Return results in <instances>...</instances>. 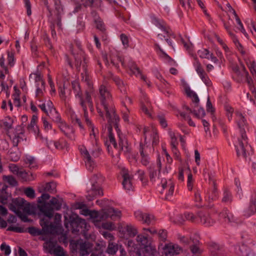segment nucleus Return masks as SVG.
Returning a JSON list of instances; mask_svg holds the SVG:
<instances>
[{
  "mask_svg": "<svg viewBox=\"0 0 256 256\" xmlns=\"http://www.w3.org/2000/svg\"><path fill=\"white\" fill-rule=\"evenodd\" d=\"M38 120V116L36 115H33L30 121V124L28 126V129L30 132L36 133L38 131V128L36 124V122Z\"/></svg>",
  "mask_w": 256,
  "mask_h": 256,
  "instance_id": "nucleus-34",
  "label": "nucleus"
},
{
  "mask_svg": "<svg viewBox=\"0 0 256 256\" xmlns=\"http://www.w3.org/2000/svg\"><path fill=\"white\" fill-rule=\"evenodd\" d=\"M70 50L75 58L76 66L78 67L82 65L84 68L86 57L84 52L82 50L80 42L78 40H75L70 46Z\"/></svg>",
  "mask_w": 256,
  "mask_h": 256,
  "instance_id": "nucleus-6",
  "label": "nucleus"
},
{
  "mask_svg": "<svg viewBox=\"0 0 256 256\" xmlns=\"http://www.w3.org/2000/svg\"><path fill=\"white\" fill-rule=\"evenodd\" d=\"M40 224L43 230L48 233H52L54 228V226L52 224H49L48 221H45L44 220H40Z\"/></svg>",
  "mask_w": 256,
  "mask_h": 256,
  "instance_id": "nucleus-33",
  "label": "nucleus"
},
{
  "mask_svg": "<svg viewBox=\"0 0 256 256\" xmlns=\"http://www.w3.org/2000/svg\"><path fill=\"white\" fill-rule=\"evenodd\" d=\"M13 120L10 117L5 118L0 124V125L4 129L8 130L12 128Z\"/></svg>",
  "mask_w": 256,
  "mask_h": 256,
  "instance_id": "nucleus-40",
  "label": "nucleus"
},
{
  "mask_svg": "<svg viewBox=\"0 0 256 256\" xmlns=\"http://www.w3.org/2000/svg\"><path fill=\"white\" fill-rule=\"evenodd\" d=\"M70 222H68L65 216L64 226L67 228H68L69 226H70L72 232L80 231L84 232L88 230V226L86 220L80 218L78 216H70Z\"/></svg>",
  "mask_w": 256,
  "mask_h": 256,
  "instance_id": "nucleus-5",
  "label": "nucleus"
},
{
  "mask_svg": "<svg viewBox=\"0 0 256 256\" xmlns=\"http://www.w3.org/2000/svg\"><path fill=\"white\" fill-rule=\"evenodd\" d=\"M160 184L162 188V190L160 191L161 193H165V199L168 200L174 194V184L171 180H166L162 178L161 180Z\"/></svg>",
  "mask_w": 256,
  "mask_h": 256,
  "instance_id": "nucleus-10",
  "label": "nucleus"
},
{
  "mask_svg": "<svg viewBox=\"0 0 256 256\" xmlns=\"http://www.w3.org/2000/svg\"><path fill=\"white\" fill-rule=\"evenodd\" d=\"M129 67L130 70L132 72L133 74L136 76L140 74L141 77V78L146 82L148 86H150V83L146 82V78L140 74L139 68L136 66L135 64L132 62V64L130 66H129Z\"/></svg>",
  "mask_w": 256,
  "mask_h": 256,
  "instance_id": "nucleus-32",
  "label": "nucleus"
},
{
  "mask_svg": "<svg viewBox=\"0 0 256 256\" xmlns=\"http://www.w3.org/2000/svg\"><path fill=\"white\" fill-rule=\"evenodd\" d=\"M244 214L250 216L256 213V196L250 200L248 207L244 210Z\"/></svg>",
  "mask_w": 256,
  "mask_h": 256,
  "instance_id": "nucleus-23",
  "label": "nucleus"
},
{
  "mask_svg": "<svg viewBox=\"0 0 256 256\" xmlns=\"http://www.w3.org/2000/svg\"><path fill=\"white\" fill-rule=\"evenodd\" d=\"M150 148L146 144L140 143V144L139 152L140 155L149 154L148 151H150Z\"/></svg>",
  "mask_w": 256,
  "mask_h": 256,
  "instance_id": "nucleus-47",
  "label": "nucleus"
},
{
  "mask_svg": "<svg viewBox=\"0 0 256 256\" xmlns=\"http://www.w3.org/2000/svg\"><path fill=\"white\" fill-rule=\"evenodd\" d=\"M70 246L72 250H78L81 256H88L91 252L93 245L90 242L78 240L71 242Z\"/></svg>",
  "mask_w": 256,
  "mask_h": 256,
  "instance_id": "nucleus-7",
  "label": "nucleus"
},
{
  "mask_svg": "<svg viewBox=\"0 0 256 256\" xmlns=\"http://www.w3.org/2000/svg\"><path fill=\"white\" fill-rule=\"evenodd\" d=\"M157 119L160 124L163 128H166L167 127V122L164 114H160L158 115Z\"/></svg>",
  "mask_w": 256,
  "mask_h": 256,
  "instance_id": "nucleus-52",
  "label": "nucleus"
},
{
  "mask_svg": "<svg viewBox=\"0 0 256 256\" xmlns=\"http://www.w3.org/2000/svg\"><path fill=\"white\" fill-rule=\"evenodd\" d=\"M120 38L124 48H128L129 46V40L128 36L125 34H122L120 36Z\"/></svg>",
  "mask_w": 256,
  "mask_h": 256,
  "instance_id": "nucleus-61",
  "label": "nucleus"
},
{
  "mask_svg": "<svg viewBox=\"0 0 256 256\" xmlns=\"http://www.w3.org/2000/svg\"><path fill=\"white\" fill-rule=\"evenodd\" d=\"M102 227L104 229L112 230L115 229L116 226L112 222H102Z\"/></svg>",
  "mask_w": 256,
  "mask_h": 256,
  "instance_id": "nucleus-58",
  "label": "nucleus"
},
{
  "mask_svg": "<svg viewBox=\"0 0 256 256\" xmlns=\"http://www.w3.org/2000/svg\"><path fill=\"white\" fill-rule=\"evenodd\" d=\"M162 254L164 256H173L180 254L182 252V248L176 244L172 243L167 244L162 248Z\"/></svg>",
  "mask_w": 256,
  "mask_h": 256,
  "instance_id": "nucleus-11",
  "label": "nucleus"
},
{
  "mask_svg": "<svg viewBox=\"0 0 256 256\" xmlns=\"http://www.w3.org/2000/svg\"><path fill=\"white\" fill-rule=\"evenodd\" d=\"M94 22L96 24V28L101 31H104L105 30V26L104 23L100 18H95Z\"/></svg>",
  "mask_w": 256,
  "mask_h": 256,
  "instance_id": "nucleus-46",
  "label": "nucleus"
},
{
  "mask_svg": "<svg viewBox=\"0 0 256 256\" xmlns=\"http://www.w3.org/2000/svg\"><path fill=\"white\" fill-rule=\"evenodd\" d=\"M102 190L99 185H91L90 188L87 190L86 198L88 200H92L98 196H102Z\"/></svg>",
  "mask_w": 256,
  "mask_h": 256,
  "instance_id": "nucleus-14",
  "label": "nucleus"
},
{
  "mask_svg": "<svg viewBox=\"0 0 256 256\" xmlns=\"http://www.w3.org/2000/svg\"><path fill=\"white\" fill-rule=\"evenodd\" d=\"M57 243L56 242H54L51 240H48L44 244V248L46 249L47 252L51 254L54 250L57 247Z\"/></svg>",
  "mask_w": 256,
  "mask_h": 256,
  "instance_id": "nucleus-27",
  "label": "nucleus"
},
{
  "mask_svg": "<svg viewBox=\"0 0 256 256\" xmlns=\"http://www.w3.org/2000/svg\"><path fill=\"white\" fill-rule=\"evenodd\" d=\"M194 65L195 70H196V72H197L198 75H200V74H202V73H204V72H205L204 70V68L202 67V64L198 61L196 60L194 62Z\"/></svg>",
  "mask_w": 256,
  "mask_h": 256,
  "instance_id": "nucleus-57",
  "label": "nucleus"
},
{
  "mask_svg": "<svg viewBox=\"0 0 256 256\" xmlns=\"http://www.w3.org/2000/svg\"><path fill=\"white\" fill-rule=\"evenodd\" d=\"M52 144H53L58 150H63L68 148L67 142L64 140H60L58 142L50 141L48 144V146H50Z\"/></svg>",
  "mask_w": 256,
  "mask_h": 256,
  "instance_id": "nucleus-30",
  "label": "nucleus"
},
{
  "mask_svg": "<svg viewBox=\"0 0 256 256\" xmlns=\"http://www.w3.org/2000/svg\"><path fill=\"white\" fill-rule=\"evenodd\" d=\"M151 134L152 138V145H157L159 142V138L158 135L157 131L154 128H151Z\"/></svg>",
  "mask_w": 256,
  "mask_h": 256,
  "instance_id": "nucleus-48",
  "label": "nucleus"
},
{
  "mask_svg": "<svg viewBox=\"0 0 256 256\" xmlns=\"http://www.w3.org/2000/svg\"><path fill=\"white\" fill-rule=\"evenodd\" d=\"M70 112L72 122H74V124H78L80 128H84L80 120L78 118L75 112L72 110H70Z\"/></svg>",
  "mask_w": 256,
  "mask_h": 256,
  "instance_id": "nucleus-43",
  "label": "nucleus"
},
{
  "mask_svg": "<svg viewBox=\"0 0 256 256\" xmlns=\"http://www.w3.org/2000/svg\"><path fill=\"white\" fill-rule=\"evenodd\" d=\"M248 66L253 76H256V62L252 60L248 62Z\"/></svg>",
  "mask_w": 256,
  "mask_h": 256,
  "instance_id": "nucleus-54",
  "label": "nucleus"
},
{
  "mask_svg": "<svg viewBox=\"0 0 256 256\" xmlns=\"http://www.w3.org/2000/svg\"><path fill=\"white\" fill-rule=\"evenodd\" d=\"M154 23L156 26L160 28L164 34H166V36H164V38L170 46H172V42L168 38L169 34H170V31L169 26H167L166 22L163 20H159L156 18L154 19Z\"/></svg>",
  "mask_w": 256,
  "mask_h": 256,
  "instance_id": "nucleus-18",
  "label": "nucleus"
},
{
  "mask_svg": "<svg viewBox=\"0 0 256 256\" xmlns=\"http://www.w3.org/2000/svg\"><path fill=\"white\" fill-rule=\"evenodd\" d=\"M0 250L4 252L5 255H9L11 252L10 247L5 243H2L0 246Z\"/></svg>",
  "mask_w": 256,
  "mask_h": 256,
  "instance_id": "nucleus-64",
  "label": "nucleus"
},
{
  "mask_svg": "<svg viewBox=\"0 0 256 256\" xmlns=\"http://www.w3.org/2000/svg\"><path fill=\"white\" fill-rule=\"evenodd\" d=\"M158 170H156L154 168H150V181L154 182L156 181V178L158 176V178H160V172H158Z\"/></svg>",
  "mask_w": 256,
  "mask_h": 256,
  "instance_id": "nucleus-44",
  "label": "nucleus"
},
{
  "mask_svg": "<svg viewBox=\"0 0 256 256\" xmlns=\"http://www.w3.org/2000/svg\"><path fill=\"white\" fill-rule=\"evenodd\" d=\"M198 220V218H196L193 213L190 212H186L183 214H180L178 216V220L182 223L186 220H188L191 222H195Z\"/></svg>",
  "mask_w": 256,
  "mask_h": 256,
  "instance_id": "nucleus-24",
  "label": "nucleus"
},
{
  "mask_svg": "<svg viewBox=\"0 0 256 256\" xmlns=\"http://www.w3.org/2000/svg\"><path fill=\"white\" fill-rule=\"evenodd\" d=\"M186 92L189 98L192 99L193 103H194L196 106H198L199 102V98L196 94L189 87L185 88Z\"/></svg>",
  "mask_w": 256,
  "mask_h": 256,
  "instance_id": "nucleus-26",
  "label": "nucleus"
},
{
  "mask_svg": "<svg viewBox=\"0 0 256 256\" xmlns=\"http://www.w3.org/2000/svg\"><path fill=\"white\" fill-rule=\"evenodd\" d=\"M30 80H34L36 84H40L44 82L41 74L39 72L31 74L29 76Z\"/></svg>",
  "mask_w": 256,
  "mask_h": 256,
  "instance_id": "nucleus-39",
  "label": "nucleus"
},
{
  "mask_svg": "<svg viewBox=\"0 0 256 256\" xmlns=\"http://www.w3.org/2000/svg\"><path fill=\"white\" fill-rule=\"evenodd\" d=\"M198 220L205 226H212L215 222L214 220L208 213L204 212H200L198 213Z\"/></svg>",
  "mask_w": 256,
  "mask_h": 256,
  "instance_id": "nucleus-16",
  "label": "nucleus"
},
{
  "mask_svg": "<svg viewBox=\"0 0 256 256\" xmlns=\"http://www.w3.org/2000/svg\"><path fill=\"white\" fill-rule=\"evenodd\" d=\"M121 174L123 178L122 182L124 188L127 192L133 191L134 187L132 185V176L128 172L127 170L123 168Z\"/></svg>",
  "mask_w": 256,
  "mask_h": 256,
  "instance_id": "nucleus-12",
  "label": "nucleus"
},
{
  "mask_svg": "<svg viewBox=\"0 0 256 256\" xmlns=\"http://www.w3.org/2000/svg\"><path fill=\"white\" fill-rule=\"evenodd\" d=\"M80 214L84 216H90V218L96 219L94 224L96 226H98L99 221V214L94 210H90L86 207L80 210Z\"/></svg>",
  "mask_w": 256,
  "mask_h": 256,
  "instance_id": "nucleus-22",
  "label": "nucleus"
},
{
  "mask_svg": "<svg viewBox=\"0 0 256 256\" xmlns=\"http://www.w3.org/2000/svg\"><path fill=\"white\" fill-rule=\"evenodd\" d=\"M104 180V178L101 174H94L90 178L91 185H99L101 186V184Z\"/></svg>",
  "mask_w": 256,
  "mask_h": 256,
  "instance_id": "nucleus-28",
  "label": "nucleus"
},
{
  "mask_svg": "<svg viewBox=\"0 0 256 256\" xmlns=\"http://www.w3.org/2000/svg\"><path fill=\"white\" fill-rule=\"evenodd\" d=\"M110 62L113 66L116 67L118 66V62H120L122 65L125 66L123 58L119 56H110Z\"/></svg>",
  "mask_w": 256,
  "mask_h": 256,
  "instance_id": "nucleus-38",
  "label": "nucleus"
},
{
  "mask_svg": "<svg viewBox=\"0 0 256 256\" xmlns=\"http://www.w3.org/2000/svg\"><path fill=\"white\" fill-rule=\"evenodd\" d=\"M234 16L236 17V20L237 22V24L238 25V29L241 31V32L242 33H243L246 36L247 34L244 28L243 24L242 23L240 18H238V16L237 14H236V12L234 10Z\"/></svg>",
  "mask_w": 256,
  "mask_h": 256,
  "instance_id": "nucleus-51",
  "label": "nucleus"
},
{
  "mask_svg": "<svg viewBox=\"0 0 256 256\" xmlns=\"http://www.w3.org/2000/svg\"><path fill=\"white\" fill-rule=\"evenodd\" d=\"M46 106H48V110L50 111L51 118L58 124L60 130L66 136L72 140H74L75 136L72 128L67 126L64 122H63L60 114L56 110L53 108V106L50 102H48L46 104Z\"/></svg>",
  "mask_w": 256,
  "mask_h": 256,
  "instance_id": "nucleus-3",
  "label": "nucleus"
},
{
  "mask_svg": "<svg viewBox=\"0 0 256 256\" xmlns=\"http://www.w3.org/2000/svg\"><path fill=\"white\" fill-rule=\"evenodd\" d=\"M136 240L140 244L144 246V248L142 250L150 256H156V249L151 246L150 241L148 239V236L142 234L138 235L136 237Z\"/></svg>",
  "mask_w": 256,
  "mask_h": 256,
  "instance_id": "nucleus-9",
  "label": "nucleus"
},
{
  "mask_svg": "<svg viewBox=\"0 0 256 256\" xmlns=\"http://www.w3.org/2000/svg\"><path fill=\"white\" fill-rule=\"evenodd\" d=\"M241 137L242 138L238 140L239 146L236 148V152L238 156H242L244 158H246L247 156L246 148H248L247 137L246 132L242 130H241Z\"/></svg>",
  "mask_w": 256,
  "mask_h": 256,
  "instance_id": "nucleus-13",
  "label": "nucleus"
},
{
  "mask_svg": "<svg viewBox=\"0 0 256 256\" xmlns=\"http://www.w3.org/2000/svg\"><path fill=\"white\" fill-rule=\"evenodd\" d=\"M198 54L201 58L211 59L212 61H214L216 60V57L214 56L212 54H210V52L207 49L198 50Z\"/></svg>",
  "mask_w": 256,
  "mask_h": 256,
  "instance_id": "nucleus-29",
  "label": "nucleus"
},
{
  "mask_svg": "<svg viewBox=\"0 0 256 256\" xmlns=\"http://www.w3.org/2000/svg\"><path fill=\"white\" fill-rule=\"evenodd\" d=\"M81 106L84 112V116L85 122L88 126L91 129L90 138L92 142L95 144V146H94L93 148L90 150L89 152L85 147H82L80 148V152L84 158L86 167L88 170L91 171L96 166V164L93 158H98L99 156L100 150V148L98 146L96 138L97 130L94 129L91 120L88 118V112L86 109V104L82 100H81Z\"/></svg>",
  "mask_w": 256,
  "mask_h": 256,
  "instance_id": "nucleus-2",
  "label": "nucleus"
},
{
  "mask_svg": "<svg viewBox=\"0 0 256 256\" xmlns=\"http://www.w3.org/2000/svg\"><path fill=\"white\" fill-rule=\"evenodd\" d=\"M220 216L223 218L226 222H230L234 220V216L228 210H224L220 214Z\"/></svg>",
  "mask_w": 256,
  "mask_h": 256,
  "instance_id": "nucleus-36",
  "label": "nucleus"
},
{
  "mask_svg": "<svg viewBox=\"0 0 256 256\" xmlns=\"http://www.w3.org/2000/svg\"><path fill=\"white\" fill-rule=\"evenodd\" d=\"M26 163L28 164L30 168H34L36 166V163L34 158L32 156L27 157L25 160Z\"/></svg>",
  "mask_w": 256,
  "mask_h": 256,
  "instance_id": "nucleus-60",
  "label": "nucleus"
},
{
  "mask_svg": "<svg viewBox=\"0 0 256 256\" xmlns=\"http://www.w3.org/2000/svg\"><path fill=\"white\" fill-rule=\"evenodd\" d=\"M48 102H50L52 103L53 108L56 110V108H54V106L52 104V102L50 100H47L44 103L40 104L38 106L40 108V109L45 112L48 116H49L51 118L50 114V111L48 110V106H46V104Z\"/></svg>",
  "mask_w": 256,
  "mask_h": 256,
  "instance_id": "nucleus-49",
  "label": "nucleus"
},
{
  "mask_svg": "<svg viewBox=\"0 0 256 256\" xmlns=\"http://www.w3.org/2000/svg\"><path fill=\"white\" fill-rule=\"evenodd\" d=\"M4 180L9 184L12 186H15L17 184L16 180L14 178L10 176H4L3 178Z\"/></svg>",
  "mask_w": 256,
  "mask_h": 256,
  "instance_id": "nucleus-55",
  "label": "nucleus"
},
{
  "mask_svg": "<svg viewBox=\"0 0 256 256\" xmlns=\"http://www.w3.org/2000/svg\"><path fill=\"white\" fill-rule=\"evenodd\" d=\"M141 110L148 116L152 117L151 112L152 110V106L147 99H145L144 102H142Z\"/></svg>",
  "mask_w": 256,
  "mask_h": 256,
  "instance_id": "nucleus-25",
  "label": "nucleus"
},
{
  "mask_svg": "<svg viewBox=\"0 0 256 256\" xmlns=\"http://www.w3.org/2000/svg\"><path fill=\"white\" fill-rule=\"evenodd\" d=\"M56 184L54 182H50L46 184H40L38 186V190L40 192H49L54 193L56 192Z\"/></svg>",
  "mask_w": 256,
  "mask_h": 256,
  "instance_id": "nucleus-20",
  "label": "nucleus"
},
{
  "mask_svg": "<svg viewBox=\"0 0 256 256\" xmlns=\"http://www.w3.org/2000/svg\"><path fill=\"white\" fill-rule=\"evenodd\" d=\"M72 84L73 90L76 93V96L79 98L80 105L81 106V100H82L86 104V108L88 106L90 112H93L94 111V107L90 94L88 92H86L84 98L82 96L79 84L76 82H73Z\"/></svg>",
  "mask_w": 256,
  "mask_h": 256,
  "instance_id": "nucleus-8",
  "label": "nucleus"
},
{
  "mask_svg": "<svg viewBox=\"0 0 256 256\" xmlns=\"http://www.w3.org/2000/svg\"><path fill=\"white\" fill-rule=\"evenodd\" d=\"M119 146L120 148L122 150H124V152H128L129 150L128 144L124 136H120L119 135Z\"/></svg>",
  "mask_w": 256,
  "mask_h": 256,
  "instance_id": "nucleus-37",
  "label": "nucleus"
},
{
  "mask_svg": "<svg viewBox=\"0 0 256 256\" xmlns=\"http://www.w3.org/2000/svg\"><path fill=\"white\" fill-rule=\"evenodd\" d=\"M52 254H54L55 256H68L64 248L60 246H57Z\"/></svg>",
  "mask_w": 256,
  "mask_h": 256,
  "instance_id": "nucleus-45",
  "label": "nucleus"
},
{
  "mask_svg": "<svg viewBox=\"0 0 256 256\" xmlns=\"http://www.w3.org/2000/svg\"><path fill=\"white\" fill-rule=\"evenodd\" d=\"M124 229L130 236H134L136 234V230L132 225H126Z\"/></svg>",
  "mask_w": 256,
  "mask_h": 256,
  "instance_id": "nucleus-50",
  "label": "nucleus"
},
{
  "mask_svg": "<svg viewBox=\"0 0 256 256\" xmlns=\"http://www.w3.org/2000/svg\"><path fill=\"white\" fill-rule=\"evenodd\" d=\"M134 216L138 220L148 224H152L154 222V216L152 214L144 213L140 210L136 211Z\"/></svg>",
  "mask_w": 256,
  "mask_h": 256,
  "instance_id": "nucleus-17",
  "label": "nucleus"
},
{
  "mask_svg": "<svg viewBox=\"0 0 256 256\" xmlns=\"http://www.w3.org/2000/svg\"><path fill=\"white\" fill-rule=\"evenodd\" d=\"M121 216V212L118 209L114 208H110L105 212L99 214V221L102 220H106L108 218H110L112 220H114L120 218Z\"/></svg>",
  "mask_w": 256,
  "mask_h": 256,
  "instance_id": "nucleus-15",
  "label": "nucleus"
},
{
  "mask_svg": "<svg viewBox=\"0 0 256 256\" xmlns=\"http://www.w3.org/2000/svg\"><path fill=\"white\" fill-rule=\"evenodd\" d=\"M194 65L195 70H196V72H197L198 75H200V74H202V73H204V72H205L204 70V68L202 67V64L198 61L196 60L194 62Z\"/></svg>",
  "mask_w": 256,
  "mask_h": 256,
  "instance_id": "nucleus-56",
  "label": "nucleus"
},
{
  "mask_svg": "<svg viewBox=\"0 0 256 256\" xmlns=\"http://www.w3.org/2000/svg\"><path fill=\"white\" fill-rule=\"evenodd\" d=\"M236 120L238 125L240 128V132H241V130L243 132H245L244 129L242 128V126H244L246 124V120L242 115V114L239 112H236Z\"/></svg>",
  "mask_w": 256,
  "mask_h": 256,
  "instance_id": "nucleus-31",
  "label": "nucleus"
},
{
  "mask_svg": "<svg viewBox=\"0 0 256 256\" xmlns=\"http://www.w3.org/2000/svg\"><path fill=\"white\" fill-rule=\"evenodd\" d=\"M36 98H40L43 96L46 92L45 82H42L40 84H36Z\"/></svg>",
  "mask_w": 256,
  "mask_h": 256,
  "instance_id": "nucleus-35",
  "label": "nucleus"
},
{
  "mask_svg": "<svg viewBox=\"0 0 256 256\" xmlns=\"http://www.w3.org/2000/svg\"><path fill=\"white\" fill-rule=\"evenodd\" d=\"M55 10L56 12L57 17L60 20V15L63 12V8L60 0H54Z\"/></svg>",
  "mask_w": 256,
  "mask_h": 256,
  "instance_id": "nucleus-42",
  "label": "nucleus"
},
{
  "mask_svg": "<svg viewBox=\"0 0 256 256\" xmlns=\"http://www.w3.org/2000/svg\"><path fill=\"white\" fill-rule=\"evenodd\" d=\"M140 162L142 164L145 166H148L150 162V158L149 156V154L140 155Z\"/></svg>",
  "mask_w": 256,
  "mask_h": 256,
  "instance_id": "nucleus-63",
  "label": "nucleus"
},
{
  "mask_svg": "<svg viewBox=\"0 0 256 256\" xmlns=\"http://www.w3.org/2000/svg\"><path fill=\"white\" fill-rule=\"evenodd\" d=\"M232 200V196L230 192L226 190L224 192V196L222 201L224 202H230Z\"/></svg>",
  "mask_w": 256,
  "mask_h": 256,
  "instance_id": "nucleus-59",
  "label": "nucleus"
},
{
  "mask_svg": "<svg viewBox=\"0 0 256 256\" xmlns=\"http://www.w3.org/2000/svg\"><path fill=\"white\" fill-rule=\"evenodd\" d=\"M95 102L100 116H103L104 112L110 124L116 125L120 118L116 114L112 96L105 82L99 86L98 98L96 99Z\"/></svg>",
  "mask_w": 256,
  "mask_h": 256,
  "instance_id": "nucleus-1",
  "label": "nucleus"
},
{
  "mask_svg": "<svg viewBox=\"0 0 256 256\" xmlns=\"http://www.w3.org/2000/svg\"><path fill=\"white\" fill-rule=\"evenodd\" d=\"M25 202V200L20 198H14L12 200V204H10L9 208L18 216H20L21 209Z\"/></svg>",
  "mask_w": 256,
  "mask_h": 256,
  "instance_id": "nucleus-19",
  "label": "nucleus"
},
{
  "mask_svg": "<svg viewBox=\"0 0 256 256\" xmlns=\"http://www.w3.org/2000/svg\"><path fill=\"white\" fill-rule=\"evenodd\" d=\"M194 180L192 174H189L188 176L187 186L188 190L191 191L193 188Z\"/></svg>",
  "mask_w": 256,
  "mask_h": 256,
  "instance_id": "nucleus-62",
  "label": "nucleus"
},
{
  "mask_svg": "<svg viewBox=\"0 0 256 256\" xmlns=\"http://www.w3.org/2000/svg\"><path fill=\"white\" fill-rule=\"evenodd\" d=\"M62 202L56 198H52L49 202L38 204V208L44 216L51 218L54 215V210H60L62 208Z\"/></svg>",
  "mask_w": 256,
  "mask_h": 256,
  "instance_id": "nucleus-4",
  "label": "nucleus"
},
{
  "mask_svg": "<svg viewBox=\"0 0 256 256\" xmlns=\"http://www.w3.org/2000/svg\"><path fill=\"white\" fill-rule=\"evenodd\" d=\"M235 250L238 256H255L254 254L250 252L247 246L244 244L236 246Z\"/></svg>",
  "mask_w": 256,
  "mask_h": 256,
  "instance_id": "nucleus-21",
  "label": "nucleus"
},
{
  "mask_svg": "<svg viewBox=\"0 0 256 256\" xmlns=\"http://www.w3.org/2000/svg\"><path fill=\"white\" fill-rule=\"evenodd\" d=\"M130 256H150L142 249H137L130 252Z\"/></svg>",
  "mask_w": 256,
  "mask_h": 256,
  "instance_id": "nucleus-53",
  "label": "nucleus"
},
{
  "mask_svg": "<svg viewBox=\"0 0 256 256\" xmlns=\"http://www.w3.org/2000/svg\"><path fill=\"white\" fill-rule=\"evenodd\" d=\"M118 250V246L116 243L110 242L108 248L106 249V252L111 254H114L116 253Z\"/></svg>",
  "mask_w": 256,
  "mask_h": 256,
  "instance_id": "nucleus-41",
  "label": "nucleus"
}]
</instances>
